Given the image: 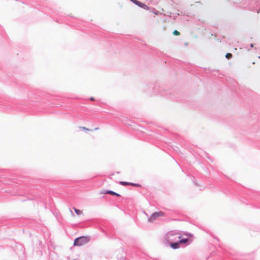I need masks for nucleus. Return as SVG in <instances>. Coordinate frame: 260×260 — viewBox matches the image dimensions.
I'll use <instances>...</instances> for the list:
<instances>
[{"mask_svg": "<svg viewBox=\"0 0 260 260\" xmlns=\"http://www.w3.org/2000/svg\"><path fill=\"white\" fill-rule=\"evenodd\" d=\"M181 238L180 234L175 231H170L166 235V239L169 243L173 242L176 240L177 239H180Z\"/></svg>", "mask_w": 260, "mask_h": 260, "instance_id": "nucleus-1", "label": "nucleus"}, {"mask_svg": "<svg viewBox=\"0 0 260 260\" xmlns=\"http://www.w3.org/2000/svg\"><path fill=\"white\" fill-rule=\"evenodd\" d=\"M89 241V238L85 236H81L77 238L74 241V246H81L87 243Z\"/></svg>", "mask_w": 260, "mask_h": 260, "instance_id": "nucleus-2", "label": "nucleus"}, {"mask_svg": "<svg viewBox=\"0 0 260 260\" xmlns=\"http://www.w3.org/2000/svg\"><path fill=\"white\" fill-rule=\"evenodd\" d=\"M165 215V213L163 212H155L153 213L149 218H148V221L149 222H153L154 220H156L159 216H164Z\"/></svg>", "mask_w": 260, "mask_h": 260, "instance_id": "nucleus-3", "label": "nucleus"}, {"mask_svg": "<svg viewBox=\"0 0 260 260\" xmlns=\"http://www.w3.org/2000/svg\"><path fill=\"white\" fill-rule=\"evenodd\" d=\"M133 3L138 6V7L143 8L145 10H149L150 8L146 5L145 4L141 3L138 0H130Z\"/></svg>", "mask_w": 260, "mask_h": 260, "instance_id": "nucleus-4", "label": "nucleus"}, {"mask_svg": "<svg viewBox=\"0 0 260 260\" xmlns=\"http://www.w3.org/2000/svg\"><path fill=\"white\" fill-rule=\"evenodd\" d=\"M180 244L179 241L175 242H172L170 243V247L174 249L179 248L180 247Z\"/></svg>", "mask_w": 260, "mask_h": 260, "instance_id": "nucleus-5", "label": "nucleus"}, {"mask_svg": "<svg viewBox=\"0 0 260 260\" xmlns=\"http://www.w3.org/2000/svg\"><path fill=\"white\" fill-rule=\"evenodd\" d=\"M103 193L104 194H110L111 195L116 196L117 197H120V194L111 190H105L104 192H103Z\"/></svg>", "mask_w": 260, "mask_h": 260, "instance_id": "nucleus-6", "label": "nucleus"}, {"mask_svg": "<svg viewBox=\"0 0 260 260\" xmlns=\"http://www.w3.org/2000/svg\"><path fill=\"white\" fill-rule=\"evenodd\" d=\"M179 240L180 244H183L185 245H188L190 243V241L188 238H182V239H179Z\"/></svg>", "mask_w": 260, "mask_h": 260, "instance_id": "nucleus-7", "label": "nucleus"}, {"mask_svg": "<svg viewBox=\"0 0 260 260\" xmlns=\"http://www.w3.org/2000/svg\"><path fill=\"white\" fill-rule=\"evenodd\" d=\"M73 209L74 210L76 214L79 215H81V214H82V211L81 210H80L78 209H77L75 207L73 208Z\"/></svg>", "mask_w": 260, "mask_h": 260, "instance_id": "nucleus-8", "label": "nucleus"}, {"mask_svg": "<svg viewBox=\"0 0 260 260\" xmlns=\"http://www.w3.org/2000/svg\"><path fill=\"white\" fill-rule=\"evenodd\" d=\"M225 57L228 59H230L232 57V54L231 53H227L225 55Z\"/></svg>", "mask_w": 260, "mask_h": 260, "instance_id": "nucleus-9", "label": "nucleus"}, {"mask_svg": "<svg viewBox=\"0 0 260 260\" xmlns=\"http://www.w3.org/2000/svg\"><path fill=\"white\" fill-rule=\"evenodd\" d=\"M129 185H133L134 186H136V187H140L141 186L140 184H138V183H130V182H129Z\"/></svg>", "mask_w": 260, "mask_h": 260, "instance_id": "nucleus-10", "label": "nucleus"}, {"mask_svg": "<svg viewBox=\"0 0 260 260\" xmlns=\"http://www.w3.org/2000/svg\"><path fill=\"white\" fill-rule=\"evenodd\" d=\"M120 184L122 185H129V182H125V181H120Z\"/></svg>", "mask_w": 260, "mask_h": 260, "instance_id": "nucleus-11", "label": "nucleus"}, {"mask_svg": "<svg viewBox=\"0 0 260 260\" xmlns=\"http://www.w3.org/2000/svg\"><path fill=\"white\" fill-rule=\"evenodd\" d=\"M173 34L174 35H180V32L178 30H174V31L173 32Z\"/></svg>", "mask_w": 260, "mask_h": 260, "instance_id": "nucleus-12", "label": "nucleus"}, {"mask_svg": "<svg viewBox=\"0 0 260 260\" xmlns=\"http://www.w3.org/2000/svg\"><path fill=\"white\" fill-rule=\"evenodd\" d=\"M80 128L82 129H84V130H85V131H91L92 130L91 129H89L87 128H86V127H84V126H83V127H80Z\"/></svg>", "mask_w": 260, "mask_h": 260, "instance_id": "nucleus-13", "label": "nucleus"}, {"mask_svg": "<svg viewBox=\"0 0 260 260\" xmlns=\"http://www.w3.org/2000/svg\"><path fill=\"white\" fill-rule=\"evenodd\" d=\"M153 12L154 13V14H155V15H157V11L155 10H153Z\"/></svg>", "mask_w": 260, "mask_h": 260, "instance_id": "nucleus-14", "label": "nucleus"}, {"mask_svg": "<svg viewBox=\"0 0 260 260\" xmlns=\"http://www.w3.org/2000/svg\"><path fill=\"white\" fill-rule=\"evenodd\" d=\"M156 88V86H155V88H153V90H154V93H156V92H160V91H155V88Z\"/></svg>", "mask_w": 260, "mask_h": 260, "instance_id": "nucleus-15", "label": "nucleus"}, {"mask_svg": "<svg viewBox=\"0 0 260 260\" xmlns=\"http://www.w3.org/2000/svg\"><path fill=\"white\" fill-rule=\"evenodd\" d=\"M89 100H90V101H94V99L93 97H91V98H90Z\"/></svg>", "mask_w": 260, "mask_h": 260, "instance_id": "nucleus-16", "label": "nucleus"}, {"mask_svg": "<svg viewBox=\"0 0 260 260\" xmlns=\"http://www.w3.org/2000/svg\"><path fill=\"white\" fill-rule=\"evenodd\" d=\"M250 47H252V48L253 47V44H252V43L250 44Z\"/></svg>", "mask_w": 260, "mask_h": 260, "instance_id": "nucleus-17", "label": "nucleus"}, {"mask_svg": "<svg viewBox=\"0 0 260 260\" xmlns=\"http://www.w3.org/2000/svg\"><path fill=\"white\" fill-rule=\"evenodd\" d=\"M98 129H99V127H95L94 128V131L98 130Z\"/></svg>", "mask_w": 260, "mask_h": 260, "instance_id": "nucleus-18", "label": "nucleus"}, {"mask_svg": "<svg viewBox=\"0 0 260 260\" xmlns=\"http://www.w3.org/2000/svg\"><path fill=\"white\" fill-rule=\"evenodd\" d=\"M194 184H195V185H198L197 183V182H196L195 181L194 182Z\"/></svg>", "mask_w": 260, "mask_h": 260, "instance_id": "nucleus-19", "label": "nucleus"}, {"mask_svg": "<svg viewBox=\"0 0 260 260\" xmlns=\"http://www.w3.org/2000/svg\"><path fill=\"white\" fill-rule=\"evenodd\" d=\"M70 211H71V213H72V215H73V216H74V213L72 212V211H71V210H70Z\"/></svg>", "mask_w": 260, "mask_h": 260, "instance_id": "nucleus-20", "label": "nucleus"}]
</instances>
